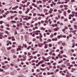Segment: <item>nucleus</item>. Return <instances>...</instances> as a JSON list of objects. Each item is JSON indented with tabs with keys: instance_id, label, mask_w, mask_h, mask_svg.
I'll return each instance as SVG.
<instances>
[{
	"instance_id": "nucleus-56",
	"label": "nucleus",
	"mask_w": 77,
	"mask_h": 77,
	"mask_svg": "<svg viewBox=\"0 0 77 77\" xmlns=\"http://www.w3.org/2000/svg\"><path fill=\"white\" fill-rule=\"evenodd\" d=\"M56 65V63H54L53 64V65Z\"/></svg>"
},
{
	"instance_id": "nucleus-40",
	"label": "nucleus",
	"mask_w": 77,
	"mask_h": 77,
	"mask_svg": "<svg viewBox=\"0 0 77 77\" xmlns=\"http://www.w3.org/2000/svg\"><path fill=\"white\" fill-rule=\"evenodd\" d=\"M54 31H57V28H55L54 29Z\"/></svg>"
},
{
	"instance_id": "nucleus-13",
	"label": "nucleus",
	"mask_w": 77,
	"mask_h": 77,
	"mask_svg": "<svg viewBox=\"0 0 77 77\" xmlns=\"http://www.w3.org/2000/svg\"><path fill=\"white\" fill-rule=\"evenodd\" d=\"M48 11V10H47V9H45V10H44V12L45 13H46V12H47Z\"/></svg>"
},
{
	"instance_id": "nucleus-3",
	"label": "nucleus",
	"mask_w": 77,
	"mask_h": 77,
	"mask_svg": "<svg viewBox=\"0 0 77 77\" xmlns=\"http://www.w3.org/2000/svg\"><path fill=\"white\" fill-rule=\"evenodd\" d=\"M40 32H41L40 31L36 30L35 32V35H39V33H40Z\"/></svg>"
},
{
	"instance_id": "nucleus-28",
	"label": "nucleus",
	"mask_w": 77,
	"mask_h": 77,
	"mask_svg": "<svg viewBox=\"0 0 77 77\" xmlns=\"http://www.w3.org/2000/svg\"><path fill=\"white\" fill-rule=\"evenodd\" d=\"M56 71L57 72H58V71H59V69H56Z\"/></svg>"
},
{
	"instance_id": "nucleus-39",
	"label": "nucleus",
	"mask_w": 77,
	"mask_h": 77,
	"mask_svg": "<svg viewBox=\"0 0 77 77\" xmlns=\"http://www.w3.org/2000/svg\"><path fill=\"white\" fill-rule=\"evenodd\" d=\"M61 53L62 54V53H63V51L62 50L61 51Z\"/></svg>"
},
{
	"instance_id": "nucleus-44",
	"label": "nucleus",
	"mask_w": 77,
	"mask_h": 77,
	"mask_svg": "<svg viewBox=\"0 0 77 77\" xmlns=\"http://www.w3.org/2000/svg\"><path fill=\"white\" fill-rule=\"evenodd\" d=\"M61 3L60 2H59L57 3V5H59Z\"/></svg>"
},
{
	"instance_id": "nucleus-54",
	"label": "nucleus",
	"mask_w": 77,
	"mask_h": 77,
	"mask_svg": "<svg viewBox=\"0 0 77 77\" xmlns=\"http://www.w3.org/2000/svg\"><path fill=\"white\" fill-rule=\"evenodd\" d=\"M39 3H42V1H40V0L39 1Z\"/></svg>"
},
{
	"instance_id": "nucleus-2",
	"label": "nucleus",
	"mask_w": 77,
	"mask_h": 77,
	"mask_svg": "<svg viewBox=\"0 0 77 77\" xmlns=\"http://www.w3.org/2000/svg\"><path fill=\"white\" fill-rule=\"evenodd\" d=\"M43 45L44 44H43V43H38V47L40 48L42 47Z\"/></svg>"
},
{
	"instance_id": "nucleus-11",
	"label": "nucleus",
	"mask_w": 77,
	"mask_h": 77,
	"mask_svg": "<svg viewBox=\"0 0 77 77\" xmlns=\"http://www.w3.org/2000/svg\"><path fill=\"white\" fill-rule=\"evenodd\" d=\"M11 23H16L17 22L15 21H11Z\"/></svg>"
},
{
	"instance_id": "nucleus-33",
	"label": "nucleus",
	"mask_w": 77,
	"mask_h": 77,
	"mask_svg": "<svg viewBox=\"0 0 77 77\" xmlns=\"http://www.w3.org/2000/svg\"><path fill=\"white\" fill-rule=\"evenodd\" d=\"M3 17L4 18H5L6 17V15L5 14H3Z\"/></svg>"
},
{
	"instance_id": "nucleus-38",
	"label": "nucleus",
	"mask_w": 77,
	"mask_h": 77,
	"mask_svg": "<svg viewBox=\"0 0 77 77\" xmlns=\"http://www.w3.org/2000/svg\"><path fill=\"white\" fill-rule=\"evenodd\" d=\"M23 59V61H25V60H26V58H24Z\"/></svg>"
},
{
	"instance_id": "nucleus-19",
	"label": "nucleus",
	"mask_w": 77,
	"mask_h": 77,
	"mask_svg": "<svg viewBox=\"0 0 77 77\" xmlns=\"http://www.w3.org/2000/svg\"><path fill=\"white\" fill-rule=\"evenodd\" d=\"M62 44L63 46H65V43H62Z\"/></svg>"
},
{
	"instance_id": "nucleus-24",
	"label": "nucleus",
	"mask_w": 77,
	"mask_h": 77,
	"mask_svg": "<svg viewBox=\"0 0 77 77\" xmlns=\"http://www.w3.org/2000/svg\"><path fill=\"white\" fill-rule=\"evenodd\" d=\"M69 36H70V37H72V34H69Z\"/></svg>"
},
{
	"instance_id": "nucleus-60",
	"label": "nucleus",
	"mask_w": 77,
	"mask_h": 77,
	"mask_svg": "<svg viewBox=\"0 0 77 77\" xmlns=\"http://www.w3.org/2000/svg\"><path fill=\"white\" fill-rule=\"evenodd\" d=\"M40 38H42V35H40Z\"/></svg>"
},
{
	"instance_id": "nucleus-31",
	"label": "nucleus",
	"mask_w": 77,
	"mask_h": 77,
	"mask_svg": "<svg viewBox=\"0 0 77 77\" xmlns=\"http://www.w3.org/2000/svg\"><path fill=\"white\" fill-rule=\"evenodd\" d=\"M19 14H22V11H20L19 12Z\"/></svg>"
},
{
	"instance_id": "nucleus-6",
	"label": "nucleus",
	"mask_w": 77,
	"mask_h": 77,
	"mask_svg": "<svg viewBox=\"0 0 77 77\" xmlns=\"http://www.w3.org/2000/svg\"><path fill=\"white\" fill-rule=\"evenodd\" d=\"M47 47H48V45L47 44L45 45V48H48Z\"/></svg>"
},
{
	"instance_id": "nucleus-29",
	"label": "nucleus",
	"mask_w": 77,
	"mask_h": 77,
	"mask_svg": "<svg viewBox=\"0 0 77 77\" xmlns=\"http://www.w3.org/2000/svg\"><path fill=\"white\" fill-rule=\"evenodd\" d=\"M30 23H26V25H27V26H30Z\"/></svg>"
},
{
	"instance_id": "nucleus-4",
	"label": "nucleus",
	"mask_w": 77,
	"mask_h": 77,
	"mask_svg": "<svg viewBox=\"0 0 77 77\" xmlns=\"http://www.w3.org/2000/svg\"><path fill=\"white\" fill-rule=\"evenodd\" d=\"M61 55H60V54H58V56L59 57V58L60 59H62V57L61 56Z\"/></svg>"
},
{
	"instance_id": "nucleus-30",
	"label": "nucleus",
	"mask_w": 77,
	"mask_h": 77,
	"mask_svg": "<svg viewBox=\"0 0 77 77\" xmlns=\"http://www.w3.org/2000/svg\"><path fill=\"white\" fill-rule=\"evenodd\" d=\"M74 15L75 14H73L72 15L71 14V16L72 17H74Z\"/></svg>"
},
{
	"instance_id": "nucleus-62",
	"label": "nucleus",
	"mask_w": 77,
	"mask_h": 77,
	"mask_svg": "<svg viewBox=\"0 0 77 77\" xmlns=\"http://www.w3.org/2000/svg\"><path fill=\"white\" fill-rule=\"evenodd\" d=\"M17 32H15L14 33V35H17Z\"/></svg>"
},
{
	"instance_id": "nucleus-16",
	"label": "nucleus",
	"mask_w": 77,
	"mask_h": 77,
	"mask_svg": "<svg viewBox=\"0 0 77 77\" xmlns=\"http://www.w3.org/2000/svg\"><path fill=\"white\" fill-rule=\"evenodd\" d=\"M13 58H14V59H15V58H17V56H16L15 55H14L13 56Z\"/></svg>"
},
{
	"instance_id": "nucleus-20",
	"label": "nucleus",
	"mask_w": 77,
	"mask_h": 77,
	"mask_svg": "<svg viewBox=\"0 0 77 77\" xmlns=\"http://www.w3.org/2000/svg\"><path fill=\"white\" fill-rule=\"evenodd\" d=\"M49 47H52V45L51 44H49Z\"/></svg>"
},
{
	"instance_id": "nucleus-63",
	"label": "nucleus",
	"mask_w": 77,
	"mask_h": 77,
	"mask_svg": "<svg viewBox=\"0 0 77 77\" xmlns=\"http://www.w3.org/2000/svg\"><path fill=\"white\" fill-rule=\"evenodd\" d=\"M22 3L24 4L26 3V2H25V1H23L22 2Z\"/></svg>"
},
{
	"instance_id": "nucleus-41",
	"label": "nucleus",
	"mask_w": 77,
	"mask_h": 77,
	"mask_svg": "<svg viewBox=\"0 0 77 77\" xmlns=\"http://www.w3.org/2000/svg\"><path fill=\"white\" fill-rule=\"evenodd\" d=\"M67 12L68 13H70V12H71V11L70 10H69L68 11H67Z\"/></svg>"
},
{
	"instance_id": "nucleus-15",
	"label": "nucleus",
	"mask_w": 77,
	"mask_h": 77,
	"mask_svg": "<svg viewBox=\"0 0 77 77\" xmlns=\"http://www.w3.org/2000/svg\"><path fill=\"white\" fill-rule=\"evenodd\" d=\"M16 9H17V8L15 7H14L12 8V10H16Z\"/></svg>"
},
{
	"instance_id": "nucleus-58",
	"label": "nucleus",
	"mask_w": 77,
	"mask_h": 77,
	"mask_svg": "<svg viewBox=\"0 0 77 77\" xmlns=\"http://www.w3.org/2000/svg\"><path fill=\"white\" fill-rule=\"evenodd\" d=\"M56 67L55 66H54L53 67V68H54V69H56Z\"/></svg>"
},
{
	"instance_id": "nucleus-14",
	"label": "nucleus",
	"mask_w": 77,
	"mask_h": 77,
	"mask_svg": "<svg viewBox=\"0 0 77 77\" xmlns=\"http://www.w3.org/2000/svg\"><path fill=\"white\" fill-rule=\"evenodd\" d=\"M58 12H59V13H60V14H61V13L62 12V11H61L60 10H58Z\"/></svg>"
},
{
	"instance_id": "nucleus-7",
	"label": "nucleus",
	"mask_w": 77,
	"mask_h": 77,
	"mask_svg": "<svg viewBox=\"0 0 77 77\" xmlns=\"http://www.w3.org/2000/svg\"><path fill=\"white\" fill-rule=\"evenodd\" d=\"M2 33H1L0 34V36H1V37H2V38H5V37H4L3 35H2Z\"/></svg>"
},
{
	"instance_id": "nucleus-57",
	"label": "nucleus",
	"mask_w": 77,
	"mask_h": 77,
	"mask_svg": "<svg viewBox=\"0 0 77 77\" xmlns=\"http://www.w3.org/2000/svg\"><path fill=\"white\" fill-rule=\"evenodd\" d=\"M33 41H36V39L35 38H33L32 40Z\"/></svg>"
},
{
	"instance_id": "nucleus-17",
	"label": "nucleus",
	"mask_w": 77,
	"mask_h": 77,
	"mask_svg": "<svg viewBox=\"0 0 77 77\" xmlns=\"http://www.w3.org/2000/svg\"><path fill=\"white\" fill-rule=\"evenodd\" d=\"M11 48H12V47H9V48H8L7 50H11Z\"/></svg>"
},
{
	"instance_id": "nucleus-21",
	"label": "nucleus",
	"mask_w": 77,
	"mask_h": 77,
	"mask_svg": "<svg viewBox=\"0 0 77 77\" xmlns=\"http://www.w3.org/2000/svg\"><path fill=\"white\" fill-rule=\"evenodd\" d=\"M5 33H7V34H8V35H9V33H8V31H6L5 32Z\"/></svg>"
},
{
	"instance_id": "nucleus-52",
	"label": "nucleus",
	"mask_w": 77,
	"mask_h": 77,
	"mask_svg": "<svg viewBox=\"0 0 77 77\" xmlns=\"http://www.w3.org/2000/svg\"><path fill=\"white\" fill-rule=\"evenodd\" d=\"M36 71H37V72H40V70L39 69H37L36 70Z\"/></svg>"
},
{
	"instance_id": "nucleus-51",
	"label": "nucleus",
	"mask_w": 77,
	"mask_h": 77,
	"mask_svg": "<svg viewBox=\"0 0 77 77\" xmlns=\"http://www.w3.org/2000/svg\"><path fill=\"white\" fill-rule=\"evenodd\" d=\"M64 8H67L68 7V5H66L64 6Z\"/></svg>"
},
{
	"instance_id": "nucleus-36",
	"label": "nucleus",
	"mask_w": 77,
	"mask_h": 77,
	"mask_svg": "<svg viewBox=\"0 0 77 77\" xmlns=\"http://www.w3.org/2000/svg\"><path fill=\"white\" fill-rule=\"evenodd\" d=\"M62 67H63V68H65V66L64 65H63L62 66Z\"/></svg>"
},
{
	"instance_id": "nucleus-61",
	"label": "nucleus",
	"mask_w": 77,
	"mask_h": 77,
	"mask_svg": "<svg viewBox=\"0 0 77 77\" xmlns=\"http://www.w3.org/2000/svg\"><path fill=\"white\" fill-rule=\"evenodd\" d=\"M23 57H24V58H26V56L23 55Z\"/></svg>"
},
{
	"instance_id": "nucleus-47",
	"label": "nucleus",
	"mask_w": 77,
	"mask_h": 77,
	"mask_svg": "<svg viewBox=\"0 0 77 77\" xmlns=\"http://www.w3.org/2000/svg\"><path fill=\"white\" fill-rule=\"evenodd\" d=\"M69 29L70 30H72L73 29V28H70Z\"/></svg>"
},
{
	"instance_id": "nucleus-5",
	"label": "nucleus",
	"mask_w": 77,
	"mask_h": 77,
	"mask_svg": "<svg viewBox=\"0 0 77 77\" xmlns=\"http://www.w3.org/2000/svg\"><path fill=\"white\" fill-rule=\"evenodd\" d=\"M72 48H74V47H75V43H73L72 44Z\"/></svg>"
},
{
	"instance_id": "nucleus-53",
	"label": "nucleus",
	"mask_w": 77,
	"mask_h": 77,
	"mask_svg": "<svg viewBox=\"0 0 77 77\" xmlns=\"http://www.w3.org/2000/svg\"><path fill=\"white\" fill-rule=\"evenodd\" d=\"M31 50H32L33 51H34L35 50V49H34V48H31Z\"/></svg>"
},
{
	"instance_id": "nucleus-64",
	"label": "nucleus",
	"mask_w": 77,
	"mask_h": 77,
	"mask_svg": "<svg viewBox=\"0 0 77 77\" xmlns=\"http://www.w3.org/2000/svg\"><path fill=\"white\" fill-rule=\"evenodd\" d=\"M37 56L38 57H39V56H40V54H37Z\"/></svg>"
},
{
	"instance_id": "nucleus-48",
	"label": "nucleus",
	"mask_w": 77,
	"mask_h": 77,
	"mask_svg": "<svg viewBox=\"0 0 77 77\" xmlns=\"http://www.w3.org/2000/svg\"><path fill=\"white\" fill-rule=\"evenodd\" d=\"M51 26H52V27H55L54 24H52V25H51Z\"/></svg>"
},
{
	"instance_id": "nucleus-43",
	"label": "nucleus",
	"mask_w": 77,
	"mask_h": 77,
	"mask_svg": "<svg viewBox=\"0 0 77 77\" xmlns=\"http://www.w3.org/2000/svg\"><path fill=\"white\" fill-rule=\"evenodd\" d=\"M48 42H51V40L50 39H49L48 40Z\"/></svg>"
},
{
	"instance_id": "nucleus-35",
	"label": "nucleus",
	"mask_w": 77,
	"mask_h": 77,
	"mask_svg": "<svg viewBox=\"0 0 77 77\" xmlns=\"http://www.w3.org/2000/svg\"><path fill=\"white\" fill-rule=\"evenodd\" d=\"M40 42H42V38H40Z\"/></svg>"
},
{
	"instance_id": "nucleus-55",
	"label": "nucleus",
	"mask_w": 77,
	"mask_h": 77,
	"mask_svg": "<svg viewBox=\"0 0 77 77\" xmlns=\"http://www.w3.org/2000/svg\"><path fill=\"white\" fill-rule=\"evenodd\" d=\"M45 23H48V21H47V20H45Z\"/></svg>"
},
{
	"instance_id": "nucleus-12",
	"label": "nucleus",
	"mask_w": 77,
	"mask_h": 77,
	"mask_svg": "<svg viewBox=\"0 0 77 77\" xmlns=\"http://www.w3.org/2000/svg\"><path fill=\"white\" fill-rule=\"evenodd\" d=\"M63 15H64V16H66V12H65V11H64Z\"/></svg>"
},
{
	"instance_id": "nucleus-22",
	"label": "nucleus",
	"mask_w": 77,
	"mask_h": 77,
	"mask_svg": "<svg viewBox=\"0 0 77 77\" xmlns=\"http://www.w3.org/2000/svg\"><path fill=\"white\" fill-rule=\"evenodd\" d=\"M2 23H3V21H0V24H2Z\"/></svg>"
},
{
	"instance_id": "nucleus-8",
	"label": "nucleus",
	"mask_w": 77,
	"mask_h": 77,
	"mask_svg": "<svg viewBox=\"0 0 77 77\" xmlns=\"http://www.w3.org/2000/svg\"><path fill=\"white\" fill-rule=\"evenodd\" d=\"M69 20H71V14H70L69 17Z\"/></svg>"
},
{
	"instance_id": "nucleus-50",
	"label": "nucleus",
	"mask_w": 77,
	"mask_h": 77,
	"mask_svg": "<svg viewBox=\"0 0 77 77\" xmlns=\"http://www.w3.org/2000/svg\"><path fill=\"white\" fill-rule=\"evenodd\" d=\"M36 14L35 13H34L33 15V16H34V17H35V16H36Z\"/></svg>"
},
{
	"instance_id": "nucleus-27",
	"label": "nucleus",
	"mask_w": 77,
	"mask_h": 77,
	"mask_svg": "<svg viewBox=\"0 0 77 77\" xmlns=\"http://www.w3.org/2000/svg\"><path fill=\"white\" fill-rule=\"evenodd\" d=\"M41 69L42 71H44V70H45V69L41 68V69Z\"/></svg>"
},
{
	"instance_id": "nucleus-46",
	"label": "nucleus",
	"mask_w": 77,
	"mask_h": 77,
	"mask_svg": "<svg viewBox=\"0 0 77 77\" xmlns=\"http://www.w3.org/2000/svg\"><path fill=\"white\" fill-rule=\"evenodd\" d=\"M59 69H60V70H63V68L62 67H60Z\"/></svg>"
},
{
	"instance_id": "nucleus-37",
	"label": "nucleus",
	"mask_w": 77,
	"mask_h": 77,
	"mask_svg": "<svg viewBox=\"0 0 77 77\" xmlns=\"http://www.w3.org/2000/svg\"><path fill=\"white\" fill-rule=\"evenodd\" d=\"M46 41H44L43 42V44H44V45H46L45 44H46Z\"/></svg>"
},
{
	"instance_id": "nucleus-45",
	"label": "nucleus",
	"mask_w": 77,
	"mask_h": 77,
	"mask_svg": "<svg viewBox=\"0 0 77 77\" xmlns=\"http://www.w3.org/2000/svg\"><path fill=\"white\" fill-rule=\"evenodd\" d=\"M13 45H15L16 44V42H13Z\"/></svg>"
},
{
	"instance_id": "nucleus-23",
	"label": "nucleus",
	"mask_w": 77,
	"mask_h": 77,
	"mask_svg": "<svg viewBox=\"0 0 77 77\" xmlns=\"http://www.w3.org/2000/svg\"><path fill=\"white\" fill-rule=\"evenodd\" d=\"M28 56H30V55H31V54L29 52H28Z\"/></svg>"
},
{
	"instance_id": "nucleus-26",
	"label": "nucleus",
	"mask_w": 77,
	"mask_h": 77,
	"mask_svg": "<svg viewBox=\"0 0 77 77\" xmlns=\"http://www.w3.org/2000/svg\"><path fill=\"white\" fill-rule=\"evenodd\" d=\"M41 16H42V17H44V16H45V15L42 14H41Z\"/></svg>"
},
{
	"instance_id": "nucleus-59",
	"label": "nucleus",
	"mask_w": 77,
	"mask_h": 77,
	"mask_svg": "<svg viewBox=\"0 0 77 77\" xmlns=\"http://www.w3.org/2000/svg\"><path fill=\"white\" fill-rule=\"evenodd\" d=\"M63 57H66V55H63Z\"/></svg>"
},
{
	"instance_id": "nucleus-1",
	"label": "nucleus",
	"mask_w": 77,
	"mask_h": 77,
	"mask_svg": "<svg viewBox=\"0 0 77 77\" xmlns=\"http://www.w3.org/2000/svg\"><path fill=\"white\" fill-rule=\"evenodd\" d=\"M21 45H19L18 46V48H17V51H19V50L20 51L22 49L21 48Z\"/></svg>"
},
{
	"instance_id": "nucleus-25",
	"label": "nucleus",
	"mask_w": 77,
	"mask_h": 77,
	"mask_svg": "<svg viewBox=\"0 0 77 77\" xmlns=\"http://www.w3.org/2000/svg\"><path fill=\"white\" fill-rule=\"evenodd\" d=\"M63 7V5H61L60 6V8H62Z\"/></svg>"
},
{
	"instance_id": "nucleus-9",
	"label": "nucleus",
	"mask_w": 77,
	"mask_h": 77,
	"mask_svg": "<svg viewBox=\"0 0 77 77\" xmlns=\"http://www.w3.org/2000/svg\"><path fill=\"white\" fill-rule=\"evenodd\" d=\"M57 38H56V39L55 38H53L52 39V41H57Z\"/></svg>"
},
{
	"instance_id": "nucleus-42",
	"label": "nucleus",
	"mask_w": 77,
	"mask_h": 77,
	"mask_svg": "<svg viewBox=\"0 0 77 77\" xmlns=\"http://www.w3.org/2000/svg\"><path fill=\"white\" fill-rule=\"evenodd\" d=\"M4 28V26H1V28L2 29H3V28Z\"/></svg>"
},
{
	"instance_id": "nucleus-34",
	"label": "nucleus",
	"mask_w": 77,
	"mask_h": 77,
	"mask_svg": "<svg viewBox=\"0 0 77 77\" xmlns=\"http://www.w3.org/2000/svg\"><path fill=\"white\" fill-rule=\"evenodd\" d=\"M11 75H14V72H11Z\"/></svg>"
},
{
	"instance_id": "nucleus-18",
	"label": "nucleus",
	"mask_w": 77,
	"mask_h": 77,
	"mask_svg": "<svg viewBox=\"0 0 77 77\" xmlns=\"http://www.w3.org/2000/svg\"><path fill=\"white\" fill-rule=\"evenodd\" d=\"M41 63H42V62L40 61L38 63V64H39V65H40Z\"/></svg>"
},
{
	"instance_id": "nucleus-10",
	"label": "nucleus",
	"mask_w": 77,
	"mask_h": 77,
	"mask_svg": "<svg viewBox=\"0 0 77 77\" xmlns=\"http://www.w3.org/2000/svg\"><path fill=\"white\" fill-rule=\"evenodd\" d=\"M24 20H26V21H28L29 20H28V19L27 18H23Z\"/></svg>"
},
{
	"instance_id": "nucleus-49",
	"label": "nucleus",
	"mask_w": 77,
	"mask_h": 77,
	"mask_svg": "<svg viewBox=\"0 0 77 77\" xmlns=\"http://www.w3.org/2000/svg\"><path fill=\"white\" fill-rule=\"evenodd\" d=\"M65 29H68V27L65 26Z\"/></svg>"
},
{
	"instance_id": "nucleus-32",
	"label": "nucleus",
	"mask_w": 77,
	"mask_h": 77,
	"mask_svg": "<svg viewBox=\"0 0 77 77\" xmlns=\"http://www.w3.org/2000/svg\"><path fill=\"white\" fill-rule=\"evenodd\" d=\"M29 57L30 58H31V59H32L33 58V56H29Z\"/></svg>"
}]
</instances>
